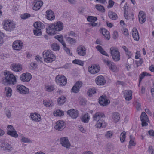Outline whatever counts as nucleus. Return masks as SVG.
Returning a JSON list of instances; mask_svg holds the SVG:
<instances>
[{
	"label": "nucleus",
	"instance_id": "f8f14e48",
	"mask_svg": "<svg viewBox=\"0 0 154 154\" xmlns=\"http://www.w3.org/2000/svg\"><path fill=\"white\" fill-rule=\"evenodd\" d=\"M18 92L22 94H27L29 93V89L25 86L18 85L17 86Z\"/></svg>",
	"mask_w": 154,
	"mask_h": 154
},
{
	"label": "nucleus",
	"instance_id": "4d7b16f0",
	"mask_svg": "<svg viewBox=\"0 0 154 154\" xmlns=\"http://www.w3.org/2000/svg\"><path fill=\"white\" fill-rule=\"evenodd\" d=\"M82 83L81 81H78L76 82L74 85L80 89V88L82 87Z\"/></svg>",
	"mask_w": 154,
	"mask_h": 154
},
{
	"label": "nucleus",
	"instance_id": "0eeeda50",
	"mask_svg": "<svg viewBox=\"0 0 154 154\" xmlns=\"http://www.w3.org/2000/svg\"><path fill=\"white\" fill-rule=\"evenodd\" d=\"M103 62L105 63L109 67V69L113 72H116L117 71V68L116 65L113 62H112L107 58L104 59Z\"/></svg>",
	"mask_w": 154,
	"mask_h": 154
},
{
	"label": "nucleus",
	"instance_id": "7c9ffc66",
	"mask_svg": "<svg viewBox=\"0 0 154 154\" xmlns=\"http://www.w3.org/2000/svg\"><path fill=\"white\" fill-rule=\"evenodd\" d=\"M54 38L57 39L62 44V45H66V43L63 40V37L61 35H57L54 37Z\"/></svg>",
	"mask_w": 154,
	"mask_h": 154
},
{
	"label": "nucleus",
	"instance_id": "cd10ccee",
	"mask_svg": "<svg viewBox=\"0 0 154 154\" xmlns=\"http://www.w3.org/2000/svg\"><path fill=\"white\" fill-rule=\"evenodd\" d=\"M132 35L134 39L136 41H138L139 39L138 33L136 28H134L132 31Z\"/></svg>",
	"mask_w": 154,
	"mask_h": 154
},
{
	"label": "nucleus",
	"instance_id": "4468645a",
	"mask_svg": "<svg viewBox=\"0 0 154 154\" xmlns=\"http://www.w3.org/2000/svg\"><path fill=\"white\" fill-rule=\"evenodd\" d=\"M67 113L73 119L76 118L79 115L78 111L73 109L68 110L67 111Z\"/></svg>",
	"mask_w": 154,
	"mask_h": 154
},
{
	"label": "nucleus",
	"instance_id": "aec40b11",
	"mask_svg": "<svg viewBox=\"0 0 154 154\" xmlns=\"http://www.w3.org/2000/svg\"><path fill=\"white\" fill-rule=\"evenodd\" d=\"M11 69L15 72H20L22 70V66L19 64H13L11 66Z\"/></svg>",
	"mask_w": 154,
	"mask_h": 154
},
{
	"label": "nucleus",
	"instance_id": "4c0bfd02",
	"mask_svg": "<svg viewBox=\"0 0 154 154\" xmlns=\"http://www.w3.org/2000/svg\"><path fill=\"white\" fill-rule=\"evenodd\" d=\"M89 116L88 113L85 114L81 118V121L83 122L87 123L89 121Z\"/></svg>",
	"mask_w": 154,
	"mask_h": 154
},
{
	"label": "nucleus",
	"instance_id": "423d86ee",
	"mask_svg": "<svg viewBox=\"0 0 154 154\" xmlns=\"http://www.w3.org/2000/svg\"><path fill=\"white\" fill-rule=\"evenodd\" d=\"M55 81L58 85L62 86L66 85L67 82L66 78L62 75H57L56 77Z\"/></svg>",
	"mask_w": 154,
	"mask_h": 154
},
{
	"label": "nucleus",
	"instance_id": "c85d7f7f",
	"mask_svg": "<svg viewBox=\"0 0 154 154\" xmlns=\"http://www.w3.org/2000/svg\"><path fill=\"white\" fill-rule=\"evenodd\" d=\"M64 38L66 40V41L70 44L73 45L75 44L76 41L75 39L71 38L70 37H67V35L64 36Z\"/></svg>",
	"mask_w": 154,
	"mask_h": 154
},
{
	"label": "nucleus",
	"instance_id": "864d4df0",
	"mask_svg": "<svg viewBox=\"0 0 154 154\" xmlns=\"http://www.w3.org/2000/svg\"><path fill=\"white\" fill-rule=\"evenodd\" d=\"M63 48L64 50L67 53V54L68 55L72 56V54L70 52V50L69 49L66 47V44L64 46V45H63Z\"/></svg>",
	"mask_w": 154,
	"mask_h": 154
},
{
	"label": "nucleus",
	"instance_id": "3c124183",
	"mask_svg": "<svg viewBox=\"0 0 154 154\" xmlns=\"http://www.w3.org/2000/svg\"><path fill=\"white\" fill-rule=\"evenodd\" d=\"M80 90V89L75 85H74L71 89L72 92L74 93H78Z\"/></svg>",
	"mask_w": 154,
	"mask_h": 154
},
{
	"label": "nucleus",
	"instance_id": "8fccbe9b",
	"mask_svg": "<svg viewBox=\"0 0 154 154\" xmlns=\"http://www.w3.org/2000/svg\"><path fill=\"white\" fill-rule=\"evenodd\" d=\"M9 146V144L7 143H2L0 145L2 149L6 151V149L7 146Z\"/></svg>",
	"mask_w": 154,
	"mask_h": 154
},
{
	"label": "nucleus",
	"instance_id": "603ef678",
	"mask_svg": "<svg viewBox=\"0 0 154 154\" xmlns=\"http://www.w3.org/2000/svg\"><path fill=\"white\" fill-rule=\"evenodd\" d=\"M21 17L22 19H26L30 17V15L28 13H24L21 14L20 16Z\"/></svg>",
	"mask_w": 154,
	"mask_h": 154
},
{
	"label": "nucleus",
	"instance_id": "ea45409f",
	"mask_svg": "<svg viewBox=\"0 0 154 154\" xmlns=\"http://www.w3.org/2000/svg\"><path fill=\"white\" fill-rule=\"evenodd\" d=\"M34 27L35 28L42 29L44 27V25L43 23L40 22H36L34 25Z\"/></svg>",
	"mask_w": 154,
	"mask_h": 154
},
{
	"label": "nucleus",
	"instance_id": "a211bd4d",
	"mask_svg": "<svg viewBox=\"0 0 154 154\" xmlns=\"http://www.w3.org/2000/svg\"><path fill=\"white\" fill-rule=\"evenodd\" d=\"M60 142L61 144L64 147L68 148L70 146V143L66 137L61 138L60 139Z\"/></svg>",
	"mask_w": 154,
	"mask_h": 154
},
{
	"label": "nucleus",
	"instance_id": "09e8293b",
	"mask_svg": "<svg viewBox=\"0 0 154 154\" xmlns=\"http://www.w3.org/2000/svg\"><path fill=\"white\" fill-rule=\"evenodd\" d=\"M43 103L44 106L46 107H52L53 105V103H50L46 100L43 101Z\"/></svg>",
	"mask_w": 154,
	"mask_h": 154
},
{
	"label": "nucleus",
	"instance_id": "4be33fe9",
	"mask_svg": "<svg viewBox=\"0 0 154 154\" xmlns=\"http://www.w3.org/2000/svg\"><path fill=\"white\" fill-rule=\"evenodd\" d=\"M146 15L143 11H140L139 14V19L140 23H143L146 20Z\"/></svg>",
	"mask_w": 154,
	"mask_h": 154
},
{
	"label": "nucleus",
	"instance_id": "bf43d9fd",
	"mask_svg": "<svg viewBox=\"0 0 154 154\" xmlns=\"http://www.w3.org/2000/svg\"><path fill=\"white\" fill-rule=\"evenodd\" d=\"M37 66V65L36 63H31L30 64V66L29 67V68L31 69H35Z\"/></svg>",
	"mask_w": 154,
	"mask_h": 154
},
{
	"label": "nucleus",
	"instance_id": "f3484780",
	"mask_svg": "<svg viewBox=\"0 0 154 154\" xmlns=\"http://www.w3.org/2000/svg\"><path fill=\"white\" fill-rule=\"evenodd\" d=\"M53 24H50L48 28H46V32L47 33L50 35H54L56 33V31L55 29Z\"/></svg>",
	"mask_w": 154,
	"mask_h": 154
},
{
	"label": "nucleus",
	"instance_id": "e2e57ef3",
	"mask_svg": "<svg viewBox=\"0 0 154 154\" xmlns=\"http://www.w3.org/2000/svg\"><path fill=\"white\" fill-rule=\"evenodd\" d=\"M145 73H144V72H142V73L139 75V83L140 84L141 81H142V79L145 76V74H144Z\"/></svg>",
	"mask_w": 154,
	"mask_h": 154
},
{
	"label": "nucleus",
	"instance_id": "39448f33",
	"mask_svg": "<svg viewBox=\"0 0 154 154\" xmlns=\"http://www.w3.org/2000/svg\"><path fill=\"white\" fill-rule=\"evenodd\" d=\"M110 52L112 58L115 61H118L120 58V52L115 47H111Z\"/></svg>",
	"mask_w": 154,
	"mask_h": 154
},
{
	"label": "nucleus",
	"instance_id": "a18cd8bd",
	"mask_svg": "<svg viewBox=\"0 0 154 154\" xmlns=\"http://www.w3.org/2000/svg\"><path fill=\"white\" fill-rule=\"evenodd\" d=\"M72 63L74 64H78L81 66L84 65L83 61L79 59H75L72 61Z\"/></svg>",
	"mask_w": 154,
	"mask_h": 154
},
{
	"label": "nucleus",
	"instance_id": "f257e3e1",
	"mask_svg": "<svg viewBox=\"0 0 154 154\" xmlns=\"http://www.w3.org/2000/svg\"><path fill=\"white\" fill-rule=\"evenodd\" d=\"M105 117L104 114L101 112H97L94 115L93 121L97 120L95 125L97 128H104L106 126V123L103 119H101V118Z\"/></svg>",
	"mask_w": 154,
	"mask_h": 154
},
{
	"label": "nucleus",
	"instance_id": "79ce46f5",
	"mask_svg": "<svg viewBox=\"0 0 154 154\" xmlns=\"http://www.w3.org/2000/svg\"><path fill=\"white\" fill-rule=\"evenodd\" d=\"M33 33L35 35L39 36L42 35V31L41 29L35 28L33 30Z\"/></svg>",
	"mask_w": 154,
	"mask_h": 154
},
{
	"label": "nucleus",
	"instance_id": "7ed1b4c3",
	"mask_svg": "<svg viewBox=\"0 0 154 154\" xmlns=\"http://www.w3.org/2000/svg\"><path fill=\"white\" fill-rule=\"evenodd\" d=\"M44 61L47 62H51L56 59V56L51 51L45 50L43 52Z\"/></svg>",
	"mask_w": 154,
	"mask_h": 154
},
{
	"label": "nucleus",
	"instance_id": "680f3d73",
	"mask_svg": "<svg viewBox=\"0 0 154 154\" xmlns=\"http://www.w3.org/2000/svg\"><path fill=\"white\" fill-rule=\"evenodd\" d=\"M136 62L137 67H138L140 65H141L143 62V59H140L139 61H136Z\"/></svg>",
	"mask_w": 154,
	"mask_h": 154
},
{
	"label": "nucleus",
	"instance_id": "1a4fd4ad",
	"mask_svg": "<svg viewBox=\"0 0 154 154\" xmlns=\"http://www.w3.org/2000/svg\"><path fill=\"white\" fill-rule=\"evenodd\" d=\"M32 77V76L30 73L26 72L20 75V79L22 82H27L30 81Z\"/></svg>",
	"mask_w": 154,
	"mask_h": 154
},
{
	"label": "nucleus",
	"instance_id": "5fc2aeb1",
	"mask_svg": "<svg viewBox=\"0 0 154 154\" xmlns=\"http://www.w3.org/2000/svg\"><path fill=\"white\" fill-rule=\"evenodd\" d=\"M113 133L111 131H109L107 132L105 134V137L107 138H110L113 135Z\"/></svg>",
	"mask_w": 154,
	"mask_h": 154
},
{
	"label": "nucleus",
	"instance_id": "6ab92c4d",
	"mask_svg": "<svg viewBox=\"0 0 154 154\" xmlns=\"http://www.w3.org/2000/svg\"><path fill=\"white\" fill-rule=\"evenodd\" d=\"M46 13L47 18L48 20H52L55 18L54 14L52 10H48L46 11Z\"/></svg>",
	"mask_w": 154,
	"mask_h": 154
},
{
	"label": "nucleus",
	"instance_id": "0e129e2a",
	"mask_svg": "<svg viewBox=\"0 0 154 154\" xmlns=\"http://www.w3.org/2000/svg\"><path fill=\"white\" fill-rule=\"evenodd\" d=\"M113 39H115L117 38L118 36V32L116 31H115L113 32Z\"/></svg>",
	"mask_w": 154,
	"mask_h": 154
},
{
	"label": "nucleus",
	"instance_id": "f704fd0d",
	"mask_svg": "<svg viewBox=\"0 0 154 154\" xmlns=\"http://www.w3.org/2000/svg\"><path fill=\"white\" fill-rule=\"evenodd\" d=\"M66 98L64 96H61L57 100V102L59 105L63 104L66 101Z\"/></svg>",
	"mask_w": 154,
	"mask_h": 154
},
{
	"label": "nucleus",
	"instance_id": "b1692460",
	"mask_svg": "<svg viewBox=\"0 0 154 154\" xmlns=\"http://www.w3.org/2000/svg\"><path fill=\"white\" fill-rule=\"evenodd\" d=\"M34 3L33 9L35 11L39 10L43 5V2L40 0H37Z\"/></svg>",
	"mask_w": 154,
	"mask_h": 154
},
{
	"label": "nucleus",
	"instance_id": "2eb2a0df",
	"mask_svg": "<svg viewBox=\"0 0 154 154\" xmlns=\"http://www.w3.org/2000/svg\"><path fill=\"white\" fill-rule=\"evenodd\" d=\"M100 68L99 66L94 65L91 66V67H88V70L91 73L95 74L100 71Z\"/></svg>",
	"mask_w": 154,
	"mask_h": 154
},
{
	"label": "nucleus",
	"instance_id": "5701e85b",
	"mask_svg": "<svg viewBox=\"0 0 154 154\" xmlns=\"http://www.w3.org/2000/svg\"><path fill=\"white\" fill-rule=\"evenodd\" d=\"M124 97L126 100L129 101L132 98V91L131 90H126L124 91Z\"/></svg>",
	"mask_w": 154,
	"mask_h": 154
},
{
	"label": "nucleus",
	"instance_id": "a19ab883",
	"mask_svg": "<svg viewBox=\"0 0 154 154\" xmlns=\"http://www.w3.org/2000/svg\"><path fill=\"white\" fill-rule=\"evenodd\" d=\"M54 115L55 116H61L63 115V111L60 110H57L54 112Z\"/></svg>",
	"mask_w": 154,
	"mask_h": 154
},
{
	"label": "nucleus",
	"instance_id": "f03ea898",
	"mask_svg": "<svg viewBox=\"0 0 154 154\" xmlns=\"http://www.w3.org/2000/svg\"><path fill=\"white\" fill-rule=\"evenodd\" d=\"M4 74L5 77L3 78L2 83L4 85H14L16 83L15 76L10 72H4Z\"/></svg>",
	"mask_w": 154,
	"mask_h": 154
},
{
	"label": "nucleus",
	"instance_id": "6e6552de",
	"mask_svg": "<svg viewBox=\"0 0 154 154\" xmlns=\"http://www.w3.org/2000/svg\"><path fill=\"white\" fill-rule=\"evenodd\" d=\"M106 98V96L105 95H103L100 97L99 102L101 106H104L109 104L110 101Z\"/></svg>",
	"mask_w": 154,
	"mask_h": 154
},
{
	"label": "nucleus",
	"instance_id": "052dcab7",
	"mask_svg": "<svg viewBox=\"0 0 154 154\" xmlns=\"http://www.w3.org/2000/svg\"><path fill=\"white\" fill-rule=\"evenodd\" d=\"M114 4V2L112 0H109V5L107 6L108 8H110L113 7Z\"/></svg>",
	"mask_w": 154,
	"mask_h": 154
},
{
	"label": "nucleus",
	"instance_id": "6e6d98bb",
	"mask_svg": "<svg viewBox=\"0 0 154 154\" xmlns=\"http://www.w3.org/2000/svg\"><path fill=\"white\" fill-rule=\"evenodd\" d=\"M45 89L46 91L48 92H51V91H53L54 88V87L52 86H47L45 87Z\"/></svg>",
	"mask_w": 154,
	"mask_h": 154
},
{
	"label": "nucleus",
	"instance_id": "c9c22d12",
	"mask_svg": "<svg viewBox=\"0 0 154 154\" xmlns=\"http://www.w3.org/2000/svg\"><path fill=\"white\" fill-rule=\"evenodd\" d=\"M108 16L110 19L112 20H115L117 18L116 14L113 12H109L108 13Z\"/></svg>",
	"mask_w": 154,
	"mask_h": 154
},
{
	"label": "nucleus",
	"instance_id": "58836bf2",
	"mask_svg": "<svg viewBox=\"0 0 154 154\" xmlns=\"http://www.w3.org/2000/svg\"><path fill=\"white\" fill-rule=\"evenodd\" d=\"M51 47L52 49L55 51H58L60 49V46L57 43H53L51 44Z\"/></svg>",
	"mask_w": 154,
	"mask_h": 154
},
{
	"label": "nucleus",
	"instance_id": "13d9d810",
	"mask_svg": "<svg viewBox=\"0 0 154 154\" xmlns=\"http://www.w3.org/2000/svg\"><path fill=\"white\" fill-rule=\"evenodd\" d=\"M4 36V34L0 32V46L2 45L4 43V41L3 38V37Z\"/></svg>",
	"mask_w": 154,
	"mask_h": 154
},
{
	"label": "nucleus",
	"instance_id": "774afa93",
	"mask_svg": "<svg viewBox=\"0 0 154 154\" xmlns=\"http://www.w3.org/2000/svg\"><path fill=\"white\" fill-rule=\"evenodd\" d=\"M148 134L150 136L154 137V131L152 130H150L148 131Z\"/></svg>",
	"mask_w": 154,
	"mask_h": 154
},
{
	"label": "nucleus",
	"instance_id": "69168bd1",
	"mask_svg": "<svg viewBox=\"0 0 154 154\" xmlns=\"http://www.w3.org/2000/svg\"><path fill=\"white\" fill-rule=\"evenodd\" d=\"M22 142L24 143H28L29 142L30 140L27 138L23 137L21 139Z\"/></svg>",
	"mask_w": 154,
	"mask_h": 154
},
{
	"label": "nucleus",
	"instance_id": "9b49d317",
	"mask_svg": "<svg viewBox=\"0 0 154 154\" xmlns=\"http://www.w3.org/2000/svg\"><path fill=\"white\" fill-rule=\"evenodd\" d=\"M76 52L78 54L81 56H85L86 54V50L85 47L83 45L79 46L77 48Z\"/></svg>",
	"mask_w": 154,
	"mask_h": 154
},
{
	"label": "nucleus",
	"instance_id": "e433bc0d",
	"mask_svg": "<svg viewBox=\"0 0 154 154\" xmlns=\"http://www.w3.org/2000/svg\"><path fill=\"white\" fill-rule=\"evenodd\" d=\"M96 8L99 11L104 13L105 12V9L104 7L100 4H96L95 5Z\"/></svg>",
	"mask_w": 154,
	"mask_h": 154
},
{
	"label": "nucleus",
	"instance_id": "de8ad7c7",
	"mask_svg": "<svg viewBox=\"0 0 154 154\" xmlns=\"http://www.w3.org/2000/svg\"><path fill=\"white\" fill-rule=\"evenodd\" d=\"M96 92V91L95 88H93L89 89L87 92V94L89 96H91L92 94H94Z\"/></svg>",
	"mask_w": 154,
	"mask_h": 154
},
{
	"label": "nucleus",
	"instance_id": "338daca9",
	"mask_svg": "<svg viewBox=\"0 0 154 154\" xmlns=\"http://www.w3.org/2000/svg\"><path fill=\"white\" fill-rule=\"evenodd\" d=\"M13 149L12 147L9 144V146H7L6 149V151H7L8 152L11 151Z\"/></svg>",
	"mask_w": 154,
	"mask_h": 154
},
{
	"label": "nucleus",
	"instance_id": "bb28decb",
	"mask_svg": "<svg viewBox=\"0 0 154 154\" xmlns=\"http://www.w3.org/2000/svg\"><path fill=\"white\" fill-rule=\"evenodd\" d=\"M112 118L113 122L115 123L117 122L120 118L119 114L117 112L113 113L112 115Z\"/></svg>",
	"mask_w": 154,
	"mask_h": 154
},
{
	"label": "nucleus",
	"instance_id": "412c9836",
	"mask_svg": "<svg viewBox=\"0 0 154 154\" xmlns=\"http://www.w3.org/2000/svg\"><path fill=\"white\" fill-rule=\"evenodd\" d=\"M53 25L56 32L60 31L62 30L63 28V24L60 21H58L56 23L53 24Z\"/></svg>",
	"mask_w": 154,
	"mask_h": 154
},
{
	"label": "nucleus",
	"instance_id": "473e14b6",
	"mask_svg": "<svg viewBox=\"0 0 154 154\" xmlns=\"http://www.w3.org/2000/svg\"><path fill=\"white\" fill-rule=\"evenodd\" d=\"M130 140L129 142V145L128 146V148H131V146H134L136 144V143L134 141L135 138L131 135L130 136Z\"/></svg>",
	"mask_w": 154,
	"mask_h": 154
},
{
	"label": "nucleus",
	"instance_id": "9d476101",
	"mask_svg": "<svg viewBox=\"0 0 154 154\" xmlns=\"http://www.w3.org/2000/svg\"><path fill=\"white\" fill-rule=\"evenodd\" d=\"M23 47V43L20 40H16L13 43L12 47L14 50H20Z\"/></svg>",
	"mask_w": 154,
	"mask_h": 154
},
{
	"label": "nucleus",
	"instance_id": "49530a36",
	"mask_svg": "<svg viewBox=\"0 0 154 154\" xmlns=\"http://www.w3.org/2000/svg\"><path fill=\"white\" fill-rule=\"evenodd\" d=\"M128 62L126 65V67L128 70L131 69V63L133 62V60L131 59H128Z\"/></svg>",
	"mask_w": 154,
	"mask_h": 154
},
{
	"label": "nucleus",
	"instance_id": "dca6fc26",
	"mask_svg": "<svg viewBox=\"0 0 154 154\" xmlns=\"http://www.w3.org/2000/svg\"><path fill=\"white\" fill-rule=\"evenodd\" d=\"M96 83L99 85H103L106 83V80L104 77L102 75L98 76L95 80Z\"/></svg>",
	"mask_w": 154,
	"mask_h": 154
},
{
	"label": "nucleus",
	"instance_id": "393cba45",
	"mask_svg": "<svg viewBox=\"0 0 154 154\" xmlns=\"http://www.w3.org/2000/svg\"><path fill=\"white\" fill-rule=\"evenodd\" d=\"M100 33L104 36L107 40H109L110 38L109 32L105 28H100Z\"/></svg>",
	"mask_w": 154,
	"mask_h": 154
},
{
	"label": "nucleus",
	"instance_id": "c756f323",
	"mask_svg": "<svg viewBox=\"0 0 154 154\" xmlns=\"http://www.w3.org/2000/svg\"><path fill=\"white\" fill-rule=\"evenodd\" d=\"M140 119L141 121H146L147 122L149 121L148 116L144 112H142L140 116Z\"/></svg>",
	"mask_w": 154,
	"mask_h": 154
},
{
	"label": "nucleus",
	"instance_id": "37998d69",
	"mask_svg": "<svg viewBox=\"0 0 154 154\" xmlns=\"http://www.w3.org/2000/svg\"><path fill=\"white\" fill-rule=\"evenodd\" d=\"M126 132L123 131L122 132L120 136V141L122 143H123L125 141V140L126 138Z\"/></svg>",
	"mask_w": 154,
	"mask_h": 154
},
{
	"label": "nucleus",
	"instance_id": "a878e982",
	"mask_svg": "<svg viewBox=\"0 0 154 154\" xmlns=\"http://www.w3.org/2000/svg\"><path fill=\"white\" fill-rule=\"evenodd\" d=\"M31 118L33 121L39 122L41 120L40 115L37 113H32L31 114Z\"/></svg>",
	"mask_w": 154,
	"mask_h": 154
},
{
	"label": "nucleus",
	"instance_id": "ddd939ff",
	"mask_svg": "<svg viewBox=\"0 0 154 154\" xmlns=\"http://www.w3.org/2000/svg\"><path fill=\"white\" fill-rule=\"evenodd\" d=\"M65 123L63 121H57L56 123L55 128L58 131H61L65 128Z\"/></svg>",
	"mask_w": 154,
	"mask_h": 154
},
{
	"label": "nucleus",
	"instance_id": "c03bdc74",
	"mask_svg": "<svg viewBox=\"0 0 154 154\" xmlns=\"http://www.w3.org/2000/svg\"><path fill=\"white\" fill-rule=\"evenodd\" d=\"M97 20V19L96 17L92 16H88L87 18V21L91 22H95Z\"/></svg>",
	"mask_w": 154,
	"mask_h": 154
},
{
	"label": "nucleus",
	"instance_id": "72a5a7b5",
	"mask_svg": "<svg viewBox=\"0 0 154 154\" xmlns=\"http://www.w3.org/2000/svg\"><path fill=\"white\" fill-rule=\"evenodd\" d=\"M12 90L9 87H6L5 88V92L8 97H10L12 95Z\"/></svg>",
	"mask_w": 154,
	"mask_h": 154
},
{
	"label": "nucleus",
	"instance_id": "2f4dec72",
	"mask_svg": "<svg viewBox=\"0 0 154 154\" xmlns=\"http://www.w3.org/2000/svg\"><path fill=\"white\" fill-rule=\"evenodd\" d=\"M7 134L15 138H17L18 136L15 130H8Z\"/></svg>",
	"mask_w": 154,
	"mask_h": 154
},
{
	"label": "nucleus",
	"instance_id": "20e7f679",
	"mask_svg": "<svg viewBox=\"0 0 154 154\" xmlns=\"http://www.w3.org/2000/svg\"><path fill=\"white\" fill-rule=\"evenodd\" d=\"M3 28L6 31H11L15 28V24L11 20H7L3 23Z\"/></svg>",
	"mask_w": 154,
	"mask_h": 154
}]
</instances>
